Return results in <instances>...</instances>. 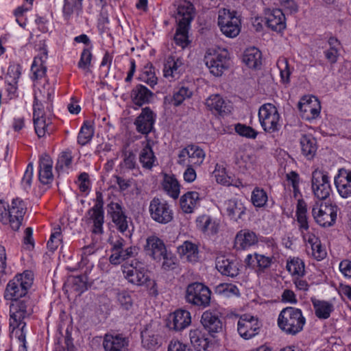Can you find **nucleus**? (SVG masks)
<instances>
[{"mask_svg":"<svg viewBox=\"0 0 351 351\" xmlns=\"http://www.w3.org/2000/svg\"><path fill=\"white\" fill-rule=\"evenodd\" d=\"M22 283L23 282H21L16 277L10 280L6 287L5 298L6 300H13L25 296L27 293V289L24 287Z\"/></svg>","mask_w":351,"mask_h":351,"instance_id":"33","label":"nucleus"},{"mask_svg":"<svg viewBox=\"0 0 351 351\" xmlns=\"http://www.w3.org/2000/svg\"><path fill=\"white\" fill-rule=\"evenodd\" d=\"M52 166L51 157L46 154H43L39 160V180L42 184H47L53 181Z\"/></svg>","mask_w":351,"mask_h":351,"instance_id":"28","label":"nucleus"},{"mask_svg":"<svg viewBox=\"0 0 351 351\" xmlns=\"http://www.w3.org/2000/svg\"><path fill=\"white\" fill-rule=\"evenodd\" d=\"M184 63L181 58L170 56L164 65V76L170 80L178 78L180 74L184 71Z\"/></svg>","mask_w":351,"mask_h":351,"instance_id":"29","label":"nucleus"},{"mask_svg":"<svg viewBox=\"0 0 351 351\" xmlns=\"http://www.w3.org/2000/svg\"><path fill=\"white\" fill-rule=\"evenodd\" d=\"M47 59V52L45 49L40 51L39 54L36 56L33 61L31 66V71L33 74V80H38L45 76L47 68L45 66V62Z\"/></svg>","mask_w":351,"mask_h":351,"instance_id":"34","label":"nucleus"},{"mask_svg":"<svg viewBox=\"0 0 351 351\" xmlns=\"http://www.w3.org/2000/svg\"><path fill=\"white\" fill-rule=\"evenodd\" d=\"M104 198L100 191L96 192L95 204L93 208L88 210V214L93 222V232L95 234H102L104 213L103 210Z\"/></svg>","mask_w":351,"mask_h":351,"instance_id":"16","label":"nucleus"},{"mask_svg":"<svg viewBox=\"0 0 351 351\" xmlns=\"http://www.w3.org/2000/svg\"><path fill=\"white\" fill-rule=\"evenodd\" d=\"M25 210L23 201L18 197L14 198L11 204L8 205V213H6L8 218V223L14 231L19 230L21 226Z\"/></svg>","mask_w":351,"mask_h":351,"instance_id":"15","label":"nucleus"},{"mask_svg":"<svg viewBox=\"0 0 351 351\" xmlns=\"http://www.w3.org/2000/svg\"><path fill=\"white\" fill-rule=\"evenodd\" d=\"M189 339L191 344L197 351L206 350L208 347V339L199 329H191L189 331Z\"/></svg>","mask_w":351,"mask_h":351,"instance_id":"41","label":"nucleus"},{"mask_svg":"<svg viewBox=\"0 0 351 351\" xmlns=\"http://www.w3.org/2000/svg\"><path fill=\"white\" fill-rule=\"evenodd\" d=\"M142 345L147 349L154 348L158 345V337L149 327L141 332Z\"/></svg>","mask_w":351,"mask_h":351,"instance_id":"47","label":"nucleus"},{"mask_svg":"<svg viewBox=\"0 0 351 351\" xmlns=\"http://www.w3.org/2000/svg\"><path fill=\"white\" fill-rule=\"evenodd\" d=\"M182 253L189 262H196L198 259L197 246L189 241H185L181 247Z\"/></svg>","mask_w":351,"mask_h":351,"instance_id":"51","label":"nucleus"},{"mask_svg":"<svg viewBox=\"0 0 351 351\" xmlns=\"http://www.w3.org/2000/svg\"><path fill=\"white\" fill-rule=\"evenodd\" d=\"M215 267L223 276L234 278L239 274V262L232 258L221 255L215 260Z\"/></svg>","mask_w":351,"mask_h":351,"instance_id":"18","label":"nucleus"},{"mask_svg":"<svg viewBox=\"0 0 351 351\" xmlns=\"http://www.w3.org/2000/svg\"><path fill=\"white\" fill-rule=\"evenodd\" d=\"M217 23L222 34L228 38H235L241 32V21L234 10L221 9L219 11Z\"/></svg>","mask_w":351,"mask_h":351,"instance_id":"3","label":"nucleus"},{"mask_svg":"<svg viewBox=\"0 0 351 351\" xmlns=\"http://www.w3.org/2000/svg\"><path fill=\"white\" fill-rule=\"evenodd\" d=\"M311 189L316 198L319 200L326 199L332 192L328 173L319 169L313 171Z\"/></svg>","mask_w":351,"mask_h":351,"instance_id":"8","label":"nucleus"},{"mask_svg":"<svg viewBox=\"0 0 351 351\" xmlns=\"http://www.w3.org/2000/svg\"><path fill=\"white\" fill-rule=\"evenodd\" d=\"M149 212L151 218L156 222L167 224L172 221L173 213L167 201L154 197L149 203Z\"/></svg>","mask_w":351,"mask_h":351,"instance_id":"7","label":"nucleus"},{"mask_svg":"<svg viewBox=\"0 0 351 351\" xmlns=\"http://www.w3.org/2000/svg\"><path fill=\"white\" fill-rule=\"evenodd\" d=\"M243 62L251 69H258L262 64L261 52L256 47L247 49L243 56Z\"/></svg>","mask_w":351,"mask_h":351,"instance_id":"38","label":"nucleus"},{"mask_svg":"<svg viewBox=\"0 0 351 351\" xmlns=\"http://www.w3.org/2000/svg\"><path fill=\"white\" fill-rule=\"evenodd\" d=\"M108 213L117 230L125 237H131L132 230L130 229L129 223L132 222L124 214L121 205L118 202H111L108 204Z\"/></svg>","mask_w":351,"mask_h":351,"instance_id":"13","label":"nucleus"},{"mask_svg":"<svg viewBox=\"0 0 351 351\" xmlns=\"http://www.w3.org/2000/svg\"><path fill=\"white\" fill-rule=\"evenodd\" d=\"M196 226L198 230L208 235L215 234L219 230V223L207 215H203L197 218Z\"/></svg>","mask_w":351,"mask_h":351,"instance_id":"36","label":"nucleus"},{"mask_svg":"<svg viewBox=\"0 0 351 351\" xmlns=\"http://www.w3.org/2000/svg\"><path fill=\"white\" fill-rule=\"evenodd\" d=\"M206 108L213 114L223 116L231 111V106L220 95L214 94L209 96L205 102Z\"/></svg>","mask_w":351,"mask_h":351,"instance_id":"22","label":"nucleus"},{"mask_svg":"<svg viewBox=\"0 0 351 351\" xmlns=\"http://www.w3.org/2000/svg\"><path fill=\"white\" fill-rule=\"evenodd\" d=\"M191 323L190 312L179 309L169 317L167 326L170 330L181 331L188 327Z\"/></svg>","mask_w":351,"mask_h":351,"instance_id":"20","label":"nucleus"},{"mask_svg":"<svg viewBox=\"0 0 351 351\" xmlns=\"http://www.w3.org/2000/svg\"><path fill=\"white\" fill-rule=\"evenodd\" d=\"M302 154L308 158H312L317 149L315 139L311 135H303L300 138Z\"/></svg>","mask_w":351,"mask_h":351,"instance_id":"43","label":"nucleus"},{"mask_svg":"<svg viewBox=\"0 0 351 351\" xmlns=\"http://www.w3.org/2000/svg\"><path fill=\"white\" fill-rule=\"evenodd\" d=\"M261 326L258 318L248 314L241 315L237 322L238 332L245 339H250L258 335Z\"/></svg>","mask_w":351,"mask_h":351,"instance_id":"14","label":"nucleus"},{"mask_svg":"<svg viewBox=\"0 0 351 351\" xmlns=\"http://www.w3.org/2000/svg\"><path fill=\"white\" fill-rule=\"evenodd\" d=\"M153 93L146 86L138 84L131 92V98L134 104L141 106L150 101Z\"/></svg>","mask_w":351,"mask_h":351,"instance_id":"35","label":"nucleus"},{"mask_svg":"<svg viewBox=\"0 0 351 351\" xmlns=\"http://www.w3.org/2000/svg\"><path fill=\"white\" fill-rule=\"evenodd\" d=\"M93 124L90 121H84L77 136V142L81 145H85L89 143L94 135Z\"/></svg>","mask_w":351,"mask_h":351,"instance_id":"45","label":"nucleus"},{"mask_svg":"<svg viewBox=\"0 0 351 351\" xmlns=\"http://www.w3.org/2000/svg\"><path fill=\"white\" fill-rule=\"evenodd\" d=\"M35 132L38 137L44 136L46 133H49V123H46L45 117L39 118H33Z\"/></svg>","mask_w":351,"mask_h":351,"instance_id":"58","label":"nucleus"},{"mask_svg":"<svg viewBox=\"0 0 351 351\" xmlns=\"http://www.w3.org/2000/svg\"><path fill=\"white\" fill-rule=\"evenodd\" d=\"M258 120L263 130L267 133L278 132L281 128L280 115L272 104L262 105L258 110Z\"/></svg>","mask_w":351,"mask_h":351,"instance_id":"4","label":"nucleus"},{"mask_svg":"<svg viewBox=\"0 0 351 351\" xmlns=\"http://www.w3.org/2000/svg\"><path fill=\"white\" fill-rule=\"evenodd\" d=\"M213 175L217 183L225 186L232 184L231 178L228 176L226 168L222 165L217 164L215 165Z\"/></svg>","mask_w":351,"mask_h":351,"instance_id":"52","label":"nucleus"},{"mask_svg":"<svg viewBox=\"0 0 351 351\" xmlns=\"http://www.w3.org/2000/svg\"><path fill=\"white\" fill-rule=\"evenodd\" d=\"M123 272L128 282L134 285H143L149 279L144 263L137 259L132 260L130 263H125L123 265Z\"/></svg>","mask_w":351,"mask_h":351,"instance_id":"9","label":"nucleus"},{"mask_svg":"<svg viewBox=\"0 0 351 351\" xmlns=\"http://www.w3.org/2000/svg\"><path fill=\"white\" fill-rule=\"evenodd\" d=\"M40 96L39 101L42 99L43 102H51L54 95V89L49 83L45 84L42 88L36 91Z\"/></svg>","mask_w":351,"mask_h":351,"instance_id":"60","label":"nucleus"},{"mask_svg":"<svg viewBox=\"0 0 351 351\" xmlns=\"http://www.w3.org/2000/svg\"><path fill=\"white\" fill-rule=\"evenodd\" d=\"M92 53L89 49H84L80 56L77 66L80 69L88 71L91 64Z\"/></svg>","mask_w":351,"mask_h":351,"instance_id":"61","label":"nucleus"},{"mask_svg":"<svg viewBox=\"0 0 351 351\" xmlns=\"http://www.w3.org/2000/svg\"><path fill=\"white\" fill-rule=\"evenodd\" d=\"M145 250L147 255L154 260L160 261L165 255L166 247L163 241L156 236H151L147 239Z\"/></svg>","mask_w":351,"mask_h":351,"instance_id":"24","label":"nucleus"},{"mask_svg":"<svg viewBox=\"0 0 351 351\" xmlns=\"http://www.w3.org/2000/svg\"><path fill=\"white\" fill-rule=\"evenodd\" d=\"M268 199L266 191L259 187H256L252 192L251 202L257 208H262L265 206Z\"/></svg>","mask_w":351,"mask_h":351,"instance_id":"50","label":"nucleus"},{"mask_svg":"<svg viewBox=\"0 0 351 351\" xmlns=\"http://www.w3.org/2000/svg\"><path fill=\"white\" fill-rule=\"evenodd\" d=\"M254 162V157L247 152H240L236 155L235 164L242 172L252 169Z\"/></svg>","mask_w":351,"mask_h":351,"instance_id":"44","label":"nucleus"},{"mask_svg":"<svg viewBox=\"0 0 351 351\" xmlns=\"http://www.w3.org/2000/svg\"><path fill=\"white\" fill-rule=\"evenodd\" d=\"M335 184L341 197H351V171L339 169L338 174L335 177Z\"/></svg>","mask_w":351,"mask_h":351,"instance_id":"23","label":"nucleus"},{"mask_svg":"<svg viewBox=\"0 0 351 351\" xmlns=\"http://www.w3.org/2000/svg\"><path fill=\"white\" fill-rule=\"evenodd\" d=\"M256 258V270L258 273L264 272L272 263V257L254 253Z\"/></svg>","mask_w":351,"mask_h":351,"instance_id":"57","label":"nucleus"},{"mask_svg":"<svg viewBox=\"0 0 351 351\" xmlns=\"http://www.w3.org/2000/svg\"><path fill=\"white\" fill-rule=\"evenodd\" d=\"M199 194L196 191H189L180 198V208L185 213H191L197 206Z\"/></svg>","mask_w":351,"mask_h":351,"instance_id":"37","label":"nucleus"},{"mask_svg":"<svg viewBox=\"0 0 351 351\" xmlns=\"http://www.w3.org/2000/svg\"><path fill=\"white\" fill-rule=\"evenodd\" d=\"M142 149L139 154V162L146 169H152L157 161L149 141L142 142Z\"/></svg>","mask_w":351,"mask_h":351,"instance_id":"31","label":"nucleus"},{"mask_svg":"<svg viewBox=\"0 0 351 351\" xmlns=\"http://www.w3.org/2000/svg\"><path fill=\"white\" fill-rule=\"evenodd\" d=\"M10 306V328H12V332L16 328L22 324L25 317L29 316L33 313L32 302L29 299L13 300Z\"/></svg>","mask_w":351,"mask_h":351,"instance_id":"6","label":"nucleus"},{"mask_svg":"<svg viewBox=\"0 0 351 351\" xmlns=\"http://www.w3.org/2000/svg\"><path fill=\"white\" fill-rule=\"evenodd\" d=\"M204 60L210 72L215 76H221L229 66L228 52L224 49L213 53H208Z\"/></svg>","mask_w":351,"mask_h":351,"instance_id":"10","label":"nucleus"},{"mask_svg":"<svg viewBox=\"0 0 351 351\" xmlns=\"http://www.w3.org/2000/svg\"><path fill=\"white\" fill-rule=\"evenodd\" d=\"M129 339L121 334H106L103 346L105 351H128Z\"/></svg>","mask_w":351,"mask_h":351,"instance_id":"19","label":"nucleus"},{"mask_svg":"<svg viewBox=\"0 0 351 351\" xmlns=\"http://www.w3.org/2000/svg\"><path fill=\"white\" fill-rule=\"evenodd\" d=\"M311 302L315 310V314L318 318L326 319L330 316V313L333 311L332 303L316 298H311Z\"/></svg>","mask_w":351,"mask_h":351,"instance_id":"39","label":"nucleus"},{"mask_svg":"<svg viewBox=\"0 0 351 351\" xmlns=\"http://www.w3.org/2000/svg\"><path fill=\"white\" fill-rule=\"evenodd\" d=\"M235 131L240 136L249 138H255L258 134V132L252 128L241 123L235 125Z\"/></svg>","mask_w":351,"mask_h":351,"instance_id":"62","label":"nucleus"},{"mask_svg":"<svg viewBox=\"0 0 351 351\" xmlns=\"http://www.w3.org/2000/svg\"><path fill=\"white\" fill-rule=\"evenodd\" d=\"M258 243L256 234L249 230L239 231L235 237L234 244L236 247L245 250Z\"/></svg>","mask_w":351,"mask_h":351,"instance_id":"32","label":"nucleus"},{"mask_svg":"<svg viewBox=\"0 0 351 351\" xmlns=\"http://www.w3.org/2000/svg\"><path fill=\"white\" fill-rule=\"evenodd\" d=\"M286 268L292 276H303L305 274V265L303 261L298 257L290 258L287 262Z\"/></svg>","mask_w":351,"mask_h":351,"instance_id":"46","label":"nucleus"},{"mask_svg":"<svg viewBox=\"0 0 351 351\" xmlns=\"http://www.w3.org/2000/svg\"><path fill=\"white\" fill-rule=\"evenodd\" d=\"M33 164L29 163L27 166L26 170L21 180V185L25 191H27L31 188L33 178Z\"/></svg>","mask_w":351,"mask_h":351,"instance_id":"63","label":"nucleus"},{"mask_svg":"<svg viewBox=\"0 0 351 351\" xmlns=\"http://www.w3.org/2000/svg\"><path fill=\"white\" fill-rule=\"evenodd\" d=\"M21 66L18 64L10 65L8 69L6 82L18 83V80L21 75Z\"/></svg>","mask_w":351,"mask_h":351,"instance_id":"59","label":"nucleus"},{"mask_svg":"<svg viewBox=\"0 0 351 351\" xmlns=\"http://www.w3.org/2000/svg\"><path fill=\"white\" fill-rule=\"evenodd\" d=\"M87 281L88 279L86 276H73L69 280L72 289L79 294L87 289Z\"/></svg>","mask_w":351,"mask_h":351,"instance_id":"55","label":"nucleus"},{"mask_svg":"<svg viewBox=\"0 0 351 351\" xmlns=\"http://www.w3.org/2000/svg\"><path fill=\"white\" fill-rule=\"evenodd\" d=\"M82 0H64L62 5V16L67 23L76 21L82 12Z\"/></svg>","mask_w":351,"mask_h":351,"instance_id":"27","label":"nucleus"},{"mask_svg":"<svg viewBox=\"0 0 351 351\" xmlns=\"http://www.w3.org/2000/svg\"><path fill=\"white\" fill-rule=\"evenodd\" d=\"M327 44L328 47L324 51L325 58L329 63L335 64L339 56L340 42L335 37H330Z\"/></svg>","mask_w":351,"mask_h":351,"instance_id":"42","label":"nucleus"},{"mask_svg":"<svg viewBox=\"0 0 351 351\" xmlns=\"http://www.w3.org/2000/svg\"><path fill=\"white\" fill-rule=\"evenodd\" d=\"M337 207L332 204L316 202L312 215L316 222L323 227L331 226L337 219Z\"/></svg>","mask_w":351,"mask_h":351,"instance_id":"11","label":"nucleus"},{"mask_svg":"<svg viewBox=\"0 0 351 351\" xmlns=\"http://www.w3.org/2000/svg\"><path fill=\"white\" fill-rule=\"evenodd\" d=\"M5 92L7 96L3 99V102L8 103L10 100L14 99L18 96L17 84L6 82Z\"/></svg>","mask_w":351,"mask_h":351,"instance_id":"64","label":"nucleus"},{"mask_svg":"<svg viewBox=\"0 0 351 351\" xmlns=\"http://www.w3.org/2000/svg\"><path fill=\"white\" fill-rule=\"evenodd\" d=\"M193 92L187 87L182 86L176 90L172 98V104L174 106H180L183 101L191 97Z\"/></svg>","mask_w":351,"mask_h":351,"instance_id":"53","label":"nucleus"},{"mask_svg":"<svg viewBox=\"0 0 351 351\" xmlns=\"http://www.w3.org/2000/svg\"><path fill=\"white\" fill-rule=\"evenodd\" d=\"M140 79L152 87L157 84V77L155 75L154 68L152 64H148L144 66Z\"/></svg>","mask_w":351,"mask_h":351,"instance_id":"54","label":"nucleus"},{"mask_svg":"<svg viewBox=\"0 0 351 351\" xmlns=\"http://www.w3.org/2000/svg\"><path fill=\"white\" fill-rule=\"evenodd\" d=\"M225 209L230 219L238 221L245 215L246 208L241 200L231 199L225 202Z\"/></svg>","mask_w":351,"mask_h":351,"instance_id":"30","label":"nucleus"},{"mask_svg":"<svg viewBox=\"0 0 351 351\" xmlns=\"http://www.w3.org/2000/svg\"><path fill=\"white\" fill-rule=\"evenodd\" d=\"M205 152L199 147L194 145H188L180 150L178 163L180 165L200 166L205 158Z\"/></svg>","mask_w":351,"mask_h":351,"instance_id":"12","label":"nucleus"},{"mask_svg":"<svg viewBox=\"0 0 351 351\" xmlns=\"http://www.w3.org/2000/svg\"><path fill=\"white\" fill-rule=\"evenodd\" d=\"M298 108L302 117L310 121L316 119L319 115L321 106L315 97L306 96L300 101Z\"/></svg>","mask_w":351,"mask_h":351,"instance_id":"17","label":"nucleus"},{"mask_svg":"<svg viewBox=\"0 0 351 351\" xmlns=\"http://www.w3.org/2000/svg\"><path fill=\"white\" fill-rule=\"evenodd\" d=\"M72 155L69 151L62 152L58 156L56 169L58 171L67 172L71 169L72 163Z\"/></svg>","mask_w":351,"mask_h":351,"instance_id":"49","label":"nucleus"},{"mask_svg":"<svg viewBox=\"0 0 351 351\" xmlns=\"http://www.w3.org/2000/svg\"><path fill=\"white\" fill-rule=\"evenodd\" d=\"M211 291L202 283L194 282L188 285L186 290L185 299L186 302L204 308L210 303Z\"/></svg>","mask_w":351,"mask_h":351,"instance_id":"5","label":"nucleus"},{"mask_svg":"<svg viewBox=\"0 0 351 351\" xmlns=\"http://www.w3.org/2000/svg\"><path fill=\"white\" fill-rule=\"evenodd\" d=\"M276 65L280 71L282 82L288 84L290 82V75L292 72L288 60L284 57L279 58Z\"/></svg>","mask_w":351,"mask_h":351,"instance_id":"48","label":"nucleus"},{"mask_svg":"<svg viewBox=\"0 0 351 351\" xmlns=\"http://www.w3.org/2000/svg\"><path fill=\"white\" fill-rule=\"evenodd\" d=\"M162 188L173 199H177L180 195V186L174 176L165 174L162 181Z\"/></svg>","mask_w":351,"mask_h":351,"instance_id":"40","label":"nucleus"},{"mask_svg":"<svg viewBox=\"0 0 351 351\" xmlns=\"http://www.w3.org/2000/svg\"><path fill=\"white\" fill-rule=\"evenodd\" d=\"M154 123V113L149 108H145L136 118L134 124L136 130L143 134H147L153 128Z\"/></svg>","mask_w":351,"mask_h":351,"instance_id":"26","label":"nucleus"},{"mask_svg":"<svg viewBox=\"0 0 351 351\" xmlns=\"http://www.w3.org/2000/svg\"><path fill=\"white\" fill-rule=\"evenodd\" d=\"M62 240L61 228L58 226L53 229L49 240L47 242L48 249L51 252H54L62 243Z\"/></svg>","mask_w":351,"mask_h":351,"instance_id":"56","label":"nucleus"},{"mask_svg":"<svg viewBox=\"0 0 351 351\" xmlns=\"http://www.w3.org/2000/svg\"><path fill=\"white\" fill-rule=\"evenodd\" d=\"M265 23L269 28L281 32L286 27L285 16L280 9H273L265 14Z\"/></svg>","mask_w":351,"mask_h":351,"instance_id":"25","label":"nucleus"},{"mask_svg":"<svg viewBox=\"0 0 351 351\" xmlns=\"http://www.w3.org/2000/svg\"><path fill=\"white\" fill-rule=\"evenodd\" d=\"M173 16L177 23L174 42L176 45L184 49L191 43L189 39V31L195 16L193 5L188 1H180Z\"/></svg>","mask_w":351,"mask_h":351,"instance_id":"1","label":"nucleus"},{"mask_svg":"<svg viewBox=\"0 0 351 351\" xmlns=\"http://www.w3.org/2000/svg\"><path fill=\"white\" fill-rule=\"evenodd\" d=\"M306 318L301 309L288 306L284 308L278 317V326L285 334L296 335L303 330Z\"/></svg>","mask_w":351,"mask_h":351,"instance_id":"2","label":"nucleus"},{"mask_svg":"<svg viewBox=\"0 0 351 351\" xmlns=\"http://www.w3.org/2000/svg\"><path fill=\"white\" fill-rule=\"evenodd\" d=\"M201 323L209 333H219L223 330V323L220 319V313L217 311L208 310L203 313Z\"/></svg>","mask_w":351,"mask_h":351,"instance_id":"21","label":"nucleus"}]
</instances>
